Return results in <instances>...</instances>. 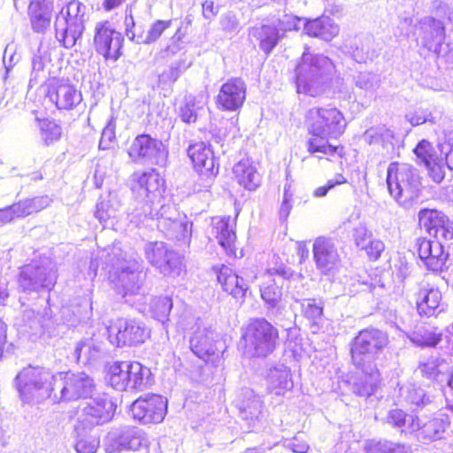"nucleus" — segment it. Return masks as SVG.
Wrapping results in <instances>:
<instances>
[{
	"instance_id": "nucleus-1",
	"label": "nucleus",
	"mask_w": 453,
	"mask_h": 453,
	"mask_svg": "<svg viewBox=\"0 0 453 453\" xmlns=\"http://www.w3.org/2000/svg\"><path fill=\"white\" fill-rule=\"evenodd\" d=\"M16 388L23 404L74 401L88 396L95 388L93 379L84 372H52L42 365H28L15 378Z\"/></svg>"
},
{
	"instance_id": "nucleus-2",
	"label": "nucleus",
	"mask_w": 453,
	"mask_h": 453,
	"mask_svg": "<svg viewBox=\"0 0 453 453\" xmlns=\"http://www.w3.org/2000/svg\"><path fill=\"white\" fill-rule=\"evenodd\" d=\"M304 126L309 134L305 146L310 155L332 163H342L346 158L345 146L342 143L334 144L330 142L331 139L340 138L347 126L344 115L338 108H310L304 114Z\"/></svg>"
},
{
	"instance_id": "nucleus-3",
	"label": "nucleus",
	"mask_w": 453,
	"mask_h": 453,
	"mask_svg": "<svg viewBox=\"0 0 453 453\" xmlns=\"http://www.w3.org/2000/svg\"><path fill=\"white\" fill-rule=\"evenodd\" d=\"M279 330L265 319H253L244 326L241 343L254 357H266L276 349Z\"/></svg>"
},
{
	"instance_id": "nucleus-4",
	"label": "nucleus",
	"mask_w": 453,
	"mask_h": 453,
	"mask_svg": "<svg viewBox=\"0 0 453 453\" xmlns=\"http://www.w3.org/2000/svg\"><path fill=\"white\" fill-rule=\"evenodd\" d=\"M388 335L376 327L359 330L350 342L349 355L357 366L364 365L367 356H375L382 352L388 345Z\"/></svg>"
},
{
	"instance_id": "nucleus-5",
	"label": "nucleus",
	"mask_w": 453,
	"mask_h": 453,
	"mask_svg": "<svg viewBox=\"0 0 453 453\" xmlns=\"http://www.w3.org/2000/svg\"><path fill=\"white\" fill-rule=\"evenodd\" d=\"M126 153L134 164L159 165L160 162L166 160L168 150L160 139L142 133L136 134L127 142Z\"/></svg>"
},
{
	"instance_id": "nucleus-6",
	"label": "nucleus",
	"mask_w": 453,
	"mask_h": 453,
	"mask_svg": "<svg viewBox=\"0 0 453 453\" xmlns=\"http://www.w3.org/2000/svg\"><path fill=\"white\" fill-rule=\"evenodd\" d=\"M106 333L109 342L117 348L137 346L149 335L142 322L122 317L111 319Z\"/></svg>"
},
{
	"instance_id": "nucleus-7",
	"label": "nucleus",
	"mask_w": 453,
	"mask_h": 453,
	"mask_svg": "<svg viewBox=\"0 0 453 453\" xmlns=\"http://www.w3.org/2000/svg\"><path fill=\"white\" fill-rule=\"evenodd\" d=\"M167 410V399L154 393L139 396L131 405L132 418L142 425H157L163 422Z\"/></svg>"
},
{
	"instance_id": "nucleus-8",
	"label": "nucleus",
	"mask_w": 453,
	"mask_h": 453,
	"mask_svg": "<svg viewBox=\"0 0 453 453\" xmlns=\"http://www.w3.org/2000/svg\"><path fill=\"white\" fill-rule=\"evenodd\" d=\"M82 4L78 0H71L60 11L65 25L62 26L57 21L55 30L57 36L62 45L66 48H72L75 45L77 40L81 36L84 31L83 12L81 8Z\"/></svg>"
},
{
	"instance_id": "nucleus-9",
	"label": "nucleus",
	"mask_w": 453,
	"mask_h": 453,
	"mask_svg": "<svg viewBox=\"0 0 453 453\" xmlns=\"http://www.w3.org/2000/svg\"><path fill=\"white\" fill-rule=\"evenodd\" d=\"M387 184L390 195L396 200L404 193L413 195L418 191L419 179L414 168L405 163L392 162L387 173Z\"/></svg>"
},
{
	"instance_id": "nucleus-10",
	"label": "nucleus",
	"mask_w": 453,
	"mask_h": 453,
	"mask_svg": "<svg viewBox=\"0 0 453 453\" xmlns=\"http://www.w3.org/2000/svg\"><path fill=\"white\" fill-rule=\"evenodd\" d=\"M165 180L156 170L134 173L131 180V192L135 199L153 203L161 198L165 191Z\"/></svg>"
},
{
	"instance_id": "nucleus-11",
	"label": "nucleus",
	"mask_w": 453,
	"mask_h": 453,
	"mask_svg": "<svg viewBox=\"0 0 453 453\" xmlns=\"http://www.w3.org/2000/svg\"><path fill=\"white\" fill-rule=\"evenodd\" d=\"M106 379L116 390L138 388L143 382V369L136 362L116 361L108 366Z\"/></svg>"
},
{
	"instance_id": "nucleus-12",
	"label": "nucleus",
	"mask_w": 453,
	"mask_h": 453,
	"mask_svg": "<svg viewBox=\"0 0 453 453\" xmlns=\"http://www.w3.org/2000/svg\"><path fill=\"white\" fill-rule=\"evenodd\" d=\"M247 84L240 77L227 79L220 86L215 98V104L221 111H240L247 98Z\"/></svg>"
},
{
	"instance_id": "nucleus-13",
	"label": "nucleus",
	"mask_w": 453,
	"mask_h": 453,
	"mask_svg": "<svg viewBox=\"0 0 453 453\" xmlns=\"http://www.w3.org/2000/svg\"><path fill=\"white\" fill-rule=\"evenodd\" d=\"M418 224L438 242L453 240V223L441 211L421 209L418 211Z\"/></svg>"
},
{
	"instance_id": "nucleus-14",
	"label": "nucleus",
	"mask_w": 453,
	"mask_h": 453,
	"mask_svg": "<svg viewBox=\"0 0 453 453\" xmlns=\"http://www.w3.org/2000/svg\"><path fill=\"white\" fill-rule=\"evenodd\" d=\"M123 36L111 27L109 21L97 24L94 37L96 52L105 60L116 61L121 56Z\"/></svg>"
},
{
	"instance_id": "nucleus-15",
	"label": "nucleus",
	"mask_w": 453,
	"mask_h": 453,
	"mask_svg": "<svg viewBox=\"0 0 453 453\" xmlns=\"http://www.w3.org/2000/svg\"><path fill=\"white\" fill-rule=\"evenodd\" d=\"M188 156L194 169L202 176L211 179L218 175L219 163L209 142H196L188 148Z\"/></svg>"
},
{
	"instance_id": "nucleus-16",
	"label": "nucleus",
	"mask_w": 453,
	"mask_h": 453,
	"mask_svg": "<svg viewBox=\"0 0 453 453\" xmlns=\"http://www.w3.org/2000/svg\"><path fill=\"white\" fill-rule=\"evenodd\" d=\"M145 257L165 275H179L182 270L180 258L162 242H150L145 248Z\"/></svg>"
},
{
	"instance_id": "nucleus-17",
	"label": "nucleus",
	"mask_w": 453,
	"mask_h": 453,
	"mask_svg": "<svg viewBox=\"0 0 453 453\" xmlns=\"http://www.w3.org/2000/svg\"><path fill=\"white\" fill-rule=\"evenodd\" d=\"M412 151L418 164L423 165L429 177L434 182L440 183L445 177L443 153L438 151L432 142L426 139L419 141Z\"/></svg>"
},
{
	"instance_id": "nucleus-18",
	"label": "nucleus",
	"mask_w": 453,
	"mask_h": 453,
	"mask_svg": "<svg viewBox=\"0 0 453 453\" xmlns=\"http://www.w3.org/2000/svg\"><path fill=\"white\" fill-rule=\"evenodd\" d=\"M414 249L426 270L434 273L442 272L449 254L441 242H434L427 237L420 236L416 239Z\"/></svg>"
},
{
	"instance_id": "nucleus-19",
	"label": "nucleus",
	"mask_w": 453,
	"mask_h": 453,
	"mask_svg": "<svg viewBox=\"0 0 453 453\" xmlns=\"http://www.w3.org/2000/svg\"><path fill=\"white\" fill-rule=\"evenodd\" d=\"M47 196L26 198L10 206L0 209V226L10 223L19 218H25L38 213L50 205Z\"/></svg>"
},
{
	"instance_id": "nucleus-20",
	"label": "nucleus",
	"mask_w": 453,
	"mask_h": 453,
	"mask_svg": "<svg viewBox=\"0 0 453 453\" xmlns=\"http://www.w3.org/2000/svg\"><path fill=\"white\" fill-rule=\"evenodd\" d=\"M329 63L330 59L327 57L311 55L307 52L303 53L300 61L295 68L297 92H305L307 83L304 79L306 77H316L322 74Z\"/></svg>"
},
{
	"instance_id": "nucleus-21",
	"label": "nucleus",
	"mask_w": 453,
	"mask_h": 453,
	"mask_svg": "<svg viewBox=\"0 0 453 453\" xmlns=\"http://www.w3.org/2000/svg\"><path fill=\"white\" fill-rule=\"evenodd\" d=\"M114 414L113 404L107 399H94L78 412L82 426H95L109 422Z\"/></svg>"
},
{
	"instance_id": "nucleus-22",
	"label": "nucleus",
	"mask_w": 453,
	"mask_h": 453,
	"mask_svg": "<svg viewBox=\"0 0 453 453\" xmlns=\"http://www.w3.org/2000/svg\"><path fill=\"white\" fill-rule=\"evenodd\" d=\"M211 231L219 244L229 257H237V236L235 224L230 217H214L211 219Z\"/></svg>"
},
{
	"instance_id": "nucleus-23",
	"label": "nucleus",
	"mask_w": 453,
	"mask_h": 453,
	"mask_svg": "<svg viewBox=\"0 0 453 453\" xmlns=\"http://www.w3.org/2000/svg\"><path fill=\"white\" fill-rule=\"evenodd\" d=\"M212 270L217 274V280L223 291L230 295L235 303H244L248 291V285L244 280L225 265L214 266Z\"/></svg>"
},
{
	"instance_id": "nucleus-24",
	"label": "nucleus",
	"mask_w": 453,
	"mask_h": 453,
	"mask_svg": "<svg viewBox=\"0 0 453 453\" xmlns=\"http://www.w3.org/2000/svg\"><path fill=\"white\" fill-rule=\"evenodd\" d=\"M219 342V335L212 331H196L190 339V349L195 355L205 362H214L222 353L217 347Z\"/></svg>"
},
{
	"instance_id": "nucleus-25",
	"label": "nucleus",
	"mask_w": 453,
	"mask_h": 453,
	"mask_svg": "<svg viewBox=\"0 0 453 453\" xmlns=\"http://www.w3.org/2000/svg\"><path fill=\"white\" fill-rule=\"evenodd\" d=\"M47 96L56 107L61 111L73 110L82 100L81 93L75 86L64 81L51 84L48 88Z\"/></svg>"
},
{
	"instance_id": "nucleus-26",
	"label": "nucleus",
	"mask_w": 453,
	"mask_h": 453,
	"mask_svg": "<svg viewBox=\"0 0 453 453\" xmlns=\"http://www.w3.org/2000/svg\"><path fill=\"white\" fill-rule=\"evenodd\" d=\"M313 258L317 267L324 273L335 269L340 262L337 250L326 237H318L312 246Z\"/></svg>"
},
{
	"instance_id": "nucleus-27",
	"label": "nucleus",
	"mask_w": 453,
	"mask_h": 453,
	"mask_svg": "<svg viewBox=\"0 0 453 453\" xmlns=\"http://www.w3.org/2000/svg\"><path fill=\"white\" fill-rule=\"evenodd\" d=\"M233 180L243 189L253 191L260 186V174L254 161L244 157L236 162L232 168Z\"/></svg>"
},
{
	"instance_id": "nucleus-28",
	"label": "nucleus",
	"mask_w": 453,
	"mask_h": 453,
	"mask_svg": "<svg viewBox=\"0 0 453 453\" xmlns=\"http://www.w3.org/2000/svg\"><path fill=\"white\" fill-rule=\"evenodd\" d=\"M126 34L129 39L137 44H150L157 41L163 33L172 25V20L157 19L150 27L146 34H136L134 31L135 22L130 14L125 18Z\"/></svg>"
},
{
	"instance_id": "nucleus-29",
	"label": "nucleus",
	"mask_w": 453,
	"mask_h": 453,
	"mask_svg": "<svg viewBox=\"0 0 453 453\" xmlns=\"http://www.w3.org/2000/svg\"><path fill=\"white\" fill-rule=\"evenodd\" d=\"M53 0H32L28 5V15L35 32L46 31L51 19Z\"/></svg>"
},
{
	"instance_id": "nucleus-30",
	"label": "nucleus",
	"mask_w": 453,
	"mask_h": 453,
	"mask_svg": "<svg viewBox=\"0 0 453 453\" xmlns=\"http://www.w3.org/2000/svg\"><path fill=\"white\" fill-rule=\"evenodd\" d=\"M304 33L312 38L331 41L339 33L338 27L328 18H317L307 20L303 25Z\"/></svg>"
},
{
	"instance_id": "nucleus-31",
	"label": "nucleus",
	"mask_w": 453,
	"mask_h": 453,
	"mask_svg": "<svg viewBox=\"0 0 453 453\" xmlns=\"http://www.w3.org/2000/svg\"><path fill=\"white\" fill-rule=\"evenodd\" d=\"M441 303L438 288H421L417 293L416 306L419 315L431 317L436 314Z\"/></svg>"
},
{
	"instance_id": "nucleus-32",
	"label": "nucleus",
	"mask_w": 453,
	"mask_h": 453,
	"mask_svg": "<svg viewBox=\"0 0 453 453\" xmlns=\"http://www.w3.org/2000/svg\"><path fill=\"white\" fill-rule=\"evenodd\" d=\"M254 36L258 41L261 50L266 54L273 50L281 38L277 27L273 25H262L256 28Z\"/></svg>"
},
{
	"instance_id": "nucleus-33",
	"label": "nucleus",
	"mask_w": 453,
	"mask_h": 453,
	"mask_svg": "<svg viewBox=\"0 0 453 453\" xmlns=\"http://www.w3.org/2000/svg\"><path fill=\"white\" fill-rule=\"evenodd\" d=\"M124 446L133 453H150V441L146 434L142 430H132L121 436Z\"/></svg>"
},
{
	"instance_id": "nucleus-34",
	"label": "nucleus",
	"mask_w": 453,
	"mask_h": 453,
	"mask_svg": "<svg viewBox=\"0 0 453 453\" xmlns=\"http://www.w3.org/2000/svg\"><path fill=\"white\" fill-rule=\"evenodd\" d=\"M302 316L311 326H318L324 313V301L321 298H306L301 303Z\"/></svg>"
},
{
	"instance_id": "nucleus-35",
	"label": "nucleus",
	"mask_w": 453,
	"mask_h": 453,
	"mask_svg": "<svg viewBox=\"0 0 453 453\" xmlns=\"http://www.w3.org/2000/svg\"><path fill=\"white\" fill-rule=\"evenodd\" d=\"M379 370L376 369L374 372L360 379L357 382L355 383V393L357 395L365 397H369L372 395L379 386Z\"/></svg>"
},
{
	"instance_id": "nucleus-36",
	"label": "nucleus",
	"mask_w": 453,
	"mask_h": 453,
	"mask_svg": "<svg viewBox=\"0 0 453 453\" xmlns=\"http://www.w3.org/2000/svg\"><path fill=\"white\" fill-rule=\"evenodd\" d=\"M40 133L43 142L49 146L61 138L62 128L60 125L54 120L43 119L41 122Z\"/></svg>"
},
{
	"instance_id": "nucleus-37",
	"label": "nucleus",
	"mask_w": 453,
	"mask_h": 453,
	"mask_svg": "<svg viewBox=\"0 0 453 453\" xmlns=\"http://www.w3.org/2000/svg\"><path fill=\"white\" fill-rule=\"evenodd\" d=\"M441 363L436 358H430L425 362H420L418 365V370L422 378L435 381L442 375L441 370Z\"/></svg>"
},
{
	"instance_id": "nucleus-38",
	"label": "nucleus",
	"mask_w": 453,
	"mask_h": 453,
	"mask_svg": "<svg viewBox=\"0 0 453 453\" xmlns=\"http://www.w3.org/2000/svg\"><path fill=\"white\" fill-rule=\"evenodd\" d=\"M173 308V300L169 296H161L156 297L152 303V311L157 319L168 317Z\"/></svg>"
},
{
	"instance_id": "nucleus-39",
	"label": "nucleus",
	"mask_w": 453,
	"mask_h": 453,
	"mask_svg": "<svg viewBox=\"0 0 453 453\" xmlns=\"http://www.w3.org/2000/svg\"><path fill=\"white\" fill-rule=\"evenodd\" d=\"M302 19L293 14H285L279 19L277 29L280 36H284L288 32L298 31L301 28Z\"/></svg>"
},
{
	"instance_id": "nucleus-40",
	"label": "nucleus",
	"mask_w": 453,
	"mask_h": 453,
	"mask_svg": "<svg viewBox=\"0 0 453 453\" xmlns=\"http://www.w3.org/2000/svg\"><path fill=\"white\" fill-rule=\"evenodd\" d=\"M100 444V439L96 435H81L75 443L78 453H96Z\"/></svg>"
},
{
	"instance_id": "nucleus-41",
	"label": "nucleus",
	"mask_w": 453,
	"mask_h": 453,
	"mask_svg": "<svg viewBox=\"0 0 453 453\" xmlns=\"http://www.w3.org/2000/svg\"><path fill=\"white\" fill-rule=\"evenodd\" d=\"M408 414L402 409L390 410L387 415V423L395 428H403L407 422Z\"/></svg>"
},
{
	"instance_id": "nucleus-42",
	"label": "nucleus",
	"mask_w": 453,
	"mask_h": 453,
	"mask_svg": "<svg viewBox=\"0 0 453 453\" xmlns=\"http://www.w3.org/2000/svg\"><path fill=\"white\" fill-rule=\"evenodd\" d=\"M364 249L368 258L371 261H376L380 257L384 250V243L380 240H371Z\"/></svg>"
},
{
	"instance_id": "nucleus-43",
	"label": "nucleus",
	"mask_w": 453,
	"mask_h": 453,
	"mask_svg": "<svg viewBox=\"0 0 453 453\" xmlns=\"http://www.w3.org/2000/svg\"><path fill=\"white\" fill-rule=\"evenodd\" d=\"M292 205H293V193L291 191V188L289 185L285 186L283 201H282V203H281L280 211H279L280 216L282 219H288V217L290 214Z\"/></svg>"
},
{
	"instance_id": "nucleus-44",
	"label": "nucleus",
	"mask_w": 453,
	"mask_h": 453,
	"mask_svg": "<svg viewBox=\"0 0 453 453\" xmlns=\"http://www.w3.org/2000/svg\"><path fill=\"white\" fill-rule=\"evenodd\" d=\"M180 119L187 123H195L197 119V114L195 111V103L194 102H187L180 108Z\"/></svg>"
},
{
	"instance_id": "nucleus-45",
	"label": "nucleus",
	"mask_w": 453,
	"mask_h": 453,
	"mask_svg": "<svg viewBox=\"0 0 453 453\" xmlns=\"http://www.w3.org/2000/svg\"><path fill=\"white\" fill-rule=\"evenodd\" d=\"M261 297L269 303H274L280 297L278 288L270 284L260 288Z\"/></svg>"
},
{
	"instance_id": "nucleus-46",
	"label": "nucleus",
	"mask_w": 453,
	"mask_h": 453,
	"mask_svg": "<svg viewBox=\"0 0 453 453\" xmlns=\"http://www.w3.org/2000/svg\"><path fill=\"white\" fill-rule=\"evenodd\" d=\"M202 12L206 19H213L218 13L214 2L212 0H205L202 4Z\"/></svg>"
},
{
	"instance_id": "nucleus-47",
	"label": "nucleus",
	"mask_w": 453,
	"mask_h": 453,
	"mask_svg": "<svg viewBox=\"0 0 453 453\" xmlns=\"http://www.w3.org/2000/svg\"><path fill=\"white\" fill-rule=\"evenodd\" d=\"M32 271L29 268L24 267L19 274V282L21 284L24 289L29 288L33 284V278L31 276Z\"/></svg>"
},
{
	"instance_id": "nucleus-48",
	"label": "nucleus",
	"mask_w": 453,
	"mask_h": 453,
	"mask_svg": "<svg viewBox=\"0 0 453 453\" xmlns=\"http://www.w3.org/2000/svg\"><path fill=\"white\" fill-rule=\"evenodd\" d=\"M440 341V336L431 333H425L424 335H420V338H417L418 344L422 346H434Z\"/></svg>"
},
{
	"instance_id": "nucleus-49",
	"label": "nucleus",
	"mask_w": 453,
	"mask_h": 453,
	"mask_svg": "<svg viewBox=\"0 0 453 453\" xmlns=\"http://www.w3.org/2000/svg\"><path fill=\"white\" fill-rule=\"evenodd\" d=\"M178 226L179 224L176 220L162 219L158 221L157 228L159 229V231L166 234Z\"/></svg>"
},
{
	"instance_id": "nucleus-50",
	"label": "nucleus",
	"mask_w": 453,
	"mask_h": 453,
	"mask_svg": "<svg viewBox=\"0 0 453 453\" xmlns=\"http://www.w3.org/2000/svg\"><path fill=\"white\" fill-rule=\"evenodd\" d=\"M6 332L7 326L2 319H0V359L3 357L4 349L6 343Z\"/></svg>"
},
{
	"instance_id": "nucleus-51",
	"label": "nucleus",
	"mask_w": 453,
	"mask_h": 453,
	"mask_svg": "<svg viewBox=\"0 0 453 453\" xmlns=\"http://www.w3.org/2000/svg\"><path fill=\"white\" fill-rule=\"evenodd\" d=\"M9 297L10 293L8 290V282H0V306H5L7 304V300Z\"/></svg>"
},
{
	"instance_id": "nucleus-52",
	"label": "nucleus",
	"mask_w": 453,
	"mask_h": 453,
	"mask_svg": "<svg viewBox=\"0 0 453 453\" xmlns=\"http://www.w3.org/2000/svg\"><path fill=\"white\" fill-rule=\"evenodd\" d=\"M123 2L124 0H104L103 8L105 12H110L119 7Z\"/></svg>"
},
{
	"instance_id": "nucleus-53",
	"label": "nucleus",
	"mask_w": 453,
	"mask_h": 453,
	"mask_svg": "<svg viewBox=\"0 0 453 453\" xmlns=\"http://www.w3.org/2000/svg\"><path fill=\"white\" fill-rule=\"evenodd\" d=\"M333 188H334V184H330V182L328 180L325 186L319 187L315 190L314 194L316 196H319V197L325 196L327 194V192Z\"/></svg>"
},
{
	"instance_id": "nucleus-54",
	"label": "nucleus",
	"mask_w": 453,
	"mask_h": 453,
	"mask_svg": "<svg viewBox=\"0 0 453 453\" xmlns=\"http://www.w3.org/2000/svg\"><path fill=\"white\" fill-rule=\"evenodd\" d=\"M269 271L273 273V274H279V275H281L283 277H288L289 276V272L288 270H287L284 266L282 265H280L279 267H272L269 269Z\"/></svg>"
},
{
	"instance_id": "nucleus-55",
	"label": "nucleus",
	"mask_w": 453,
	"mask_h": 453,
	"mask_svg": "<svg viewBox=\"0 0 453 453\" xmlns=\"http://www.w3.org/2000/svg\"><path fill=\"white\" fill-rule=\"evenodd\" d=\"M444 166L447 165L449 169L453 170V149L444 156Z\"/></svg>"
},
{
	"instance_id": "nucleus-56",
	"label": "nucleus",
	"mask_w": 453,
	"mask_h": 453,
	"mask_svg": "<svg viewBox=\"0 0 453 453\" xmlns=\"http://www.w3.org/2000/svg\"><path fill=\"white\" fill-rule=\"evenodd\" d=\"M109 453H133V452L120 442L119 446L112 447L110 449Z\"/></svg>"
},
{
	"instance_id": "nucleus-57",
	"label": "nucleus",
	"mask_w": 453,
	"mask_h": 453,
	"mask_svg": "<svg viewBox=\"0 0 453 453\" xmlns=\"http://www.w3.org/2000/svg\"><path fill=\"white\" fill-rule=\"evenodd\" d=\"M421 427L420 426V420L418 417H411V423H410V428L411 432L417 431Z\"/></svg>"
},
{
	"instance_id": "nucleus-58",
	"label": "nucleus",
	"mask_w": 453,
	"mask_h": 453,
	"mask_svg": "<svg viewBox=\"0 0 453 453\" xmlns=\"http://www.w3.org/2000/svg\"><path fill=\"white\" fill-rule=\"evenodd\" d=\"M329 182H330V184H334V188L337 185L347 183V179L343 175L338 174L334 180H330Z\"/></svg>"
},
{
	"instance_id": "nucleus-59",
	"label": "nucleus",
	"mask_w": 453,
	"mask_h": 453,
	"mask_svg": "<svg viewBox=\"0 0 453 453\" xmlns=\"http://www.w3.org/2000/svg\"><path fill=\"white\" fill-rule=\"evenodd\" d=\"M108 136V139L109 140H111L114 138L115 134H114V130L112 128H110V127H105L103 131V134H102V138L104 139V137Z\"/></svg>"
},
{
	"instance_id": "nucleus-60",
	"label": "nucleus",
	"mask_w": 453,
	"mask_h": 453,
	"mask_svg": "<svg viewBox=\"0 0 453 453\" xmlns=\"http://www.w3.org/2000/svg\"><path fill=\"white\" fill-rule=\"evenodd\" d=\"M185 35H186L185 32L182 31V27H180L176 30V33L174 34L173 38L179 42V41L182 40V38L185 36Z\"/></svg>"
},
{
	"instance_id": "nucleus-61",
	"label": "nucleus",
	"mask_w": 453,
	"mask_h": 453,
	"mask_svg": "<svg viewBox=\"0 0 453 453\" xmlns=\"http://www.w3.org/2000/svg\"><path fill=\"white\" fill-rule=\"evenodd\" d=\"M446 385L453 392V370L447 376Z\"/></svg>"
},
{
	"instance_id": "nucleus-62",
	"label": "nucleus",
	"mask_w": 453,
	"mask_h": 453,
	"mask_svg": "<svg viewBox=\"0 0 453 453\" xmlns=\"http://www.w3.org/2000/svg\"><path fill=\"white\" fill-rule=\"evenodd\" d=\"M308 254H309L308 249L305 246H303L302 248V257H307Z\"/></svg>"
},
{
	"instance_id": "nucleus-63",
	"label": "nucleus",
	"mask_w": 453,
	"mask_h": 453,
	"mask_svg": "<svg viewBox=\"0 0 453 453\" xmlns=\"http://www.w3.org/2000/svg\"><path fill=\"white\" fill-rule=\"evenodd\" d=\"M83 346H84V343H80V344L78 345V347H77V352H78L79 354H80V352H81V349H82V347H83Z\"/></svg>"
},
{
	"instance_id": "nucleus-64",
	"label": "nucleus",
	"mask_w": 453,
	"mask_h": 453,
	"mask_svg": "<svg viewBox=\"0 0 453 453\" xmlns=\"http://www.w3.org/2000/svg\"><path fill=\"white\" fill-rule=\"evenodd\" d=\"M360 241H361V240L359 239V236H357V237H356V243H357V245H359V244H360Z\"/></svg>"
}]
</instances>
